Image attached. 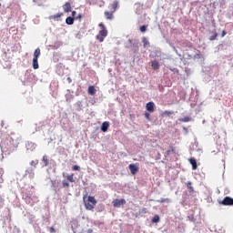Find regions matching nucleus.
Returning <instances> with one entry per match:
<instances>
[{"mask_svg": "<svg viewBox=\"0 0 233 233\" xmlns=\"http://www.w3.org/2000/svg\"><path fill=\"white\" fill-rule=\"evenodd\" d=\"M99 27L101 28L99 31V34L96 35V39L103 43L105 41V37L108 35V31L106 30V27H105V25L103 23L99 24Z\"/></svg>", "mask_w": 233, "mask_h": 233, "instance_id": "1", "label": "nucleus"}, {"mask_svg": "<svg viewBox=\"0 0 233 233\" xmlns=\"http://www.w3.org/2000/svg\"><path fill=\"white\" fill-rule=\"evenodd\" d=\"M127 203V200L125 199H115L113 200V206L116 208H119L121 207V205H125Z\"/></svg>", "mask_w": 233, "mask_h": 233, "instance_id": "2", "label": "nucleus"}, {"mask_svg": "<svg viewBox=\"0 0 233 233\" xmlns=\"http://www.w3.org/2000/svg\"><path fill=\"white\" fill-rule=\"evenodd\" d=\"M128 167L133 176L136 175V173L139 170V167L136 164H130Z\"/></svg>", "mask_w": 233, "mask_h": 233, "instance_id": "3", "label": "nucleus"}, {"mask_svg": "<svg viewBox=\"0 0 233 233\" xmlns=\"http://www.w3.org/2000/svg\"><path fill=\"white\" fill-rule=\"evenodd\" d=\"M222 205H225V206H228V205H233V198H229V197H226L222 202H221Z\"/></svg>", "mask_w": 233, "mask_h": 233, "instance_id": "4", "label": "nucleus"}, {"mask_svg": "<svg viewBox=\"0 0 233 233\" xmlns=\"http://www.w3.org/2000/svg\"><path fill=\"white\" fill-rule=\"evenodd\" d=\"M154 106H155V104L154 102H148L146 106V108L148 112H154Z\"/></svg>", "mask_w": 233, "mask_h": 233, "instance_id": "5", "label": "nucleus"}, {"mask_svg": "<svg viewBox=\"0 0 233 233\" xmlns=\"http://www.w3.org/2000/svg\"><path fill=\"white\" fill-rule=\"evenodd\" d=\"M190 165H192L193 170H196L198 168V162L196 161L195 158H189L188 159Z\"/></svg>", "mask_w": 233, "mask_h": 233, "instance_id": "6", "label": "nucleus"}, {"mask_svg": "<svg viewBox=\"0 0 233 233\" xmlns=\"http://www.w3.org/2000/svg\"><path fill=\"white\" fill-rule=\"evenodd\" d=\"M85 208L86 210H94V208H96V205L90 204V202H86Z\"/></svg>", "mask_w": 233, "mask_h": 233, "instance_id": "7", "label": "nucleus"}, {"mask_svg": "<svg viewBox=\"0 0 233 233\" xmlns=\"http://www.w3.org/2000/svg\"><path fill=\"white\" fill-rule=\"evenodd\" d=\"M119 5V3L117 1H115L111 6H110V10L112 12V14H114V12H116V10L117 9V5Z\"/></svg>", "mask_w": 233, "mask_h": 233, "instance_id": "8", "label": "nucleus"}, {"mask_svg": "<svg viewBox=\"0 0 233 233\" xmlns=\"http://www.w3.org/2000/svg\"><path fill=\"white\" fill-rule=\"evenodd\" d=\"M72 11V5H70V3H66L64 5V12H71Z\"/></svg>", "mask_w": 233, "mask_h": 233, "instance_id": "9", "label": "nucleus"}, {"mask_svg": "<svg viewBox=\"0 0 233 233\" xmlns=\"http://www.w3.org/2000/svg\"><path fill=\"white\" fill-rule=\"evenodd\" d=\"M108 127H110V124H108V122H104L101 126L102 132H106L108 130Z\"/></svg>", "mask_w": 233, "mask_h": 233, "instance_id": "10", "label": "nucleus"}, {"mask_svg": "<svg viewBox=\"0 0 233 233\" xmlns=\"http://www.w3.org/2000/svg\"><path fill=\"white\" fill-rule=\"evenodd\" d=\"M39 56H41V49L36 48L34 53V59H39Z\"/></svg>", "mask_w": 233, "mask_h": 233, "instance_id": "11", "label": "nucleus"}, {"mask_svg": "<svg viewBox=\"0 0 233 233\" xmlns=\"http://www.w3.org/2000/svg\"><path fill=\"white\" fill-rule=\"evenodd\" d=\"M37 61L38 58H33V68L35 70H37V68H39V63Z\"/></svg>", "mask_w": 233, "mask_h": 233, "instance_id": "12", "label": "nucleus"}, {"mask_svg": "<svg viewBox=\"0 0 233 233\" xmlns=\"http://www.w3.org/2000/svg\"><path fill=\"white\" fill-rule=\"evenodd\" d=\"M151 66L154 68V70H158L159 68V63L156 60L151 62Z\"/></svg>", "mask_w": 233, "mask_h": 233, "instance_id": "13", "label": "nucleus"}, {"mask_svg": "<svg viewBox=\"0 0 233 233\" xmlns=\"http://www.w3.org/2000/svg\"><path fill=\"white\" fill-rule=\"evenodd\" d=\"M87 201H88V203H91L92 205H97V201L96 200V198H94V197H88V198H87Z\"/></svg>", "mask_w": 233, "mask_h": 233, "instance_id": "14", "label": "nucleus"}, {"mask_svg": "<svg viewBox=\"0 0 233 233\" xmlns=\"http://www.w3.org/2000/svg\"><path fill=\"white\" fill-rule=\"evenodd\" d=\"M88 94H90V96H94V94H96V87H94V86L88 87Z\"/></svg>", "mask_w": 233, "mask_h": 233, "instance_id": "15", "label": "nucleus"}, {"mask_svg": "<svg viewBox=\"0 0 233 233\" xmlns=\"http://www.w3.org/2000/svg\"><path fill=\"white\" fill-rule=\"evenodd\" d=\"M66 25H74V18L72 16H68L66 19Z\"/></svg>", "mask_w": 233, "mask_h": 233, "instance_id": "16", "label": "nucleus"}, {"mask_svg": "<svg viewBox=\"0 0 233 233\" xmlns=\"http://www.w3.org/2000/svg\"><path fill=\"white\" fill-rule=\"evenodd\" d=\"M142 43H144V48H147V46H148V45H150L148 43V39H147V37L142 38Z\"/></svg>", "mask_w": 233, "mask_h": 233, "instance_id": "17", "label": "nucleus"}, {"mask_svg": "<svg viewBox=\"0 0 233 233\" xmlns=\"http://www.w3.org/2000/svg\"><path fill=\"white\" fill-rule=\"evenodd\" d=\"M113 13L111 12H108V11H106V12H105V16L106 17V19H112V17H113V15H112Z\"/></svg>", "mask_w": 233, "mask_h": 233, "instance_id": "18", "label": "nucleus"}, {"mask_svg": "<svg viewBox=\"0 0 233 233\" xmlns=\"http://www.w3.org/2000/svg\"><path fill=\"white\" fill-rule=\"evenodd\" d=\"M66 179H67V181H70V183H74V181H76L74 179V174H71V175L67 176Z\"/></svg>", "mask_w": 233, "mask_h": 233, "instance_id": "19", "label": "nucleus"}, {"mask_svg": "<svg viewBox=\"0 0 233 233\" xmlns=\"http://www.w3.org/2000/svg\"><path fill=\"white\" fill-rule=\"evenodd\" d=\"M158 203H170V198H162L160 200H157Z\"/></svg>", "mask_w": 233, "mask_h": 233, "instance_id": "20", "label": "nucleus"}, {"mask_svg": "<svg viewBox=\"0 0 233 233\" xmlns=\"http://www.w3.org/2000/svg\"><path fill=\"white\" fill-rule=\"evenodd\" d=\"M179 121H181L182 123H188V121H190V117L186 116L184 118H180Z\"/></svg>", "mask_w": 233, "mask_h": 233, "instance_id": "21", "label": "nucleus"}, {"mask_svg": "<svg viewBox=\"0 0 233 233\" xmlns=\"http://www.w3.org/2000/svg\"><path fill=\"white\" fill-rule=\"evenodd\" d=\"M152 223H159V216L156 215L152 219Z\"/></svg>", "mask_w": 233, "mask_h": 233, "instance_id": "22", "label": "nucleus"}, {"mask_svg": "<svg viewBox=\"0 0 233 233\" xmlns=\"http://www.w3.org/2000/svg\"><path fill=\"white\" fill-rule=\"evenodd\" d=\"M43 161L45 163V166L46 167V165H48V157H46V156L43 157Z\"/></svg>", "mask_w": 233, "mask_h": 233, "instance_id": "23", "label": "nucleus"}, {"mask_svg": "<svg viewBox=\"0 0 233 233\" xmlns=\"http://www.w3.org/2000/svg\"><path fill=\"white\" fill-rule=\"evenodd\" d=\"M187 188L192 192L194 190V187H192V183H187Z\"/></svg>", "mask_w": 233, "mask_h": 233, "instance_id": "24", "label": "nucleus"}, {"mask_svg": "<svg viewBox=\"0 0 233 233\" xmlns=\"http://www.w3.org/2000/svg\"><path fill=\"white\" fill-rule=\"evenodd\" d=\"M140 32H147V25H142L140 27Z\"/></svg>", "mask_w": 233, "mask_h": 233, "instance_id": "25", "label": "nucleus"}, {"mask_svg": "<svg viewBox=\"0 0 233 233\" xmlns=\"http://www.w3.org/2000/svg\"><path fill=\"white\" fill-rule=\"evenodd\" d=\"M63 187H70V184L66 181L62 182Z\"/></svg>", "mask_w": 233, "mask_h": 233, "instance_id": "26", "label": "nucleus"}, {"mask_svg": "<svg viewBox=\"0 0 233 233\" xmlns=\"http://www.w3.org/2000/svg\"><path fill=\"white\" fill-rule=\"evenodd\" d=\"M31 165H33L34 167H35V165H37V160H33V161H31Z\"/></svg>", "mask_w": 233, "mask_h": 233, "instance_id": "27", "label": "nucleus"}, {"mask_svg": "<svg viewBox=\"0 0 233 233\" xmlns=\"http://www.w3.org/2000/svg\"><path fill=\"white\" fill-rule=\"evenodd\" d=\"M76 19H83V15L80 14L76 17Z\"/></svg>", "mask_w": 233, "mask_h": 233, "instance_id": "28", "label": "nucleus"}, {"mask_svg": "<svg viewBox=\"0 0 233 233\" xmlns=\"http://www.w3.org/2000/svg\"><path fill=\"white\" fill-rule=\"evenodd\" d=\"M73 170H79V166H74Z\"/></svg>", "mask_w": 233, "mask_h": 233, "instance_id": "29", "label": "nucleus"}, {"mask_svg": "<svg viewBox=\"0 0 233 233\" xmlns=\"http://www.w3.org/2000/svg\"><path fill=\"white\" fill-rule=\"evenodd\" d=\"M53 19H56V17H61V15H53L51 16Z\"/></svg>", "mask_w": 233, "mask_h": 233, "instance_id": "30", "label": "nucleus"}, {"mask_svg": "<svg viewBox=\"0 0 233 233\" xmlns=\"http://www.w3.org/2000/svg\"><path fill=\"white\" fill-rule=\"evenodd\" d=\"M216 37H218V34H216L214 36H212V37L210 38V40H211V41H214V39H216Z\"/></svg>", "mask_w": 233, "mask_h": 233, "instance_id": "31", "label": "nucleus"}, {"mask_svg": "<svg viewBox=\"0 0 233 233\" xmlns=\"http://www.w3.org/2000/svg\"><path fill=\"white\" fill-rule=\"evenodd\" d=\"M76 39H81V35L78 33V34H76Z\"/></svg>", "mask_w": 233, "mask_h": 233, "instance_id": "32", "label": "nucleus"}, {"mask_svg": "<svg viewBox=\"0 0 233 233\" xmlns=\"http://www.w3.org/2000/svg\"><path fill=\"white\" fill-rule=\"evenodd\" d=\"M50 232H51V233L56 232V228H50Z\"/></svg>", "mask_w": 233, "mask_h": 233, "instance_id": "33", "label": "nucleus"}, {"mask_svg": "<svg viewBox=\"0 0 233 233\" xmlns=\"http://www.w3.org/2000/svg\"><path fill=\"white\" fill-rule=\"evenodd\" d=\"M227 35V32L223 31L222 32V37H225Z\"/></svg>", "mask_w": 233, "mask_h": 233, "instance_id": "34", "label": "nucleus"}, {"mask_svg": "<svg viewBox=\"0 0 233 233\" xmlns=\"http://www.w3.org/2000/svg\"><path fill=\"white\" fill-rule=\"evenodd\" d=\"M145 116H146L147 119H148V117H150V114H148V113H146Z\"/></svg>", "mask_w": 233, "mask_h": 233, "instance_id": "35", "label": "nucleus"}, {"mask_svg": "<svg viewBox=\"0 0 233 233\" xmlns=\"http://www.w3.org/2000/svg\"><path fill=\"white\" fill-rule=\"evenodd\" d=\"M72 15H73V17H76V11L72 12Z\"/></svg>", "mask_w": 233, "mask_h": 233, "instance_id": "36", "label": "nucleus"}, {"mask_svg": "<svg viewBox=\"0 0 233 233\" xmlns=\"http://www.w3.org/2000/svg\"><path fill=\"white\" fill-rule=\"evenodd\" d=\"M68 83H72V79L70 77L67 78Z\"/></svg>", "mask_w": 233, "mask_h": 233, "instance_id": "37", "label": "nucleus"}]
</instances>
